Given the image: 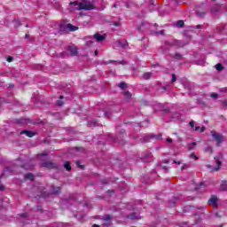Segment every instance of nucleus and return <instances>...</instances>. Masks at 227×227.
Returning <instances> with one entry per match:
<instances>
[{
    "label": "nucleus",
    "instance_id": "f257e3e1",
    "mask_svg": "<svg viewBox=\"0 0 227 227\" xmlns=\"http://www.w3.org/2000/svg\"><path fill=\"white\" fill-rule=\"evenodd\" d=\"M95 9V5L93 4V3H91L89 0H82L80 4H79V7L78 10H85L86 12H91V10Z\"/></svg>",
    "mask_w": 227,
    "mask_h": 227
},
{
    "label": "nucleus",
    "instance_id": "f03ea898",
    "mask_svg": "<svg viewBox=\"0 0 227 227\" xmlns=\"http://www.w3.org/2000/svg\"><path fill=\"white\" fill-rule=\"evenodd\" d=\"M41 166L43 168H47V169H56L57 171H59V169H61V165H58L57 163L51 161L42 162Z\"/></svg>",
    "mask_w": 227,
    "mask_h": 227
},
{
    "label": "nucleus",
    "instance_id": "7ed1b4c3",
    "mask_svg": "<svg viewBox=\"0 0 227 227\" xmlns=\"http://www.w3.org/2000/svg\"><path fill=\"white\" fill-rule=\"evenodd\" d=\"M224 159V156L223 153H219L217 156L215 157V160H216V165L215 167V171H219L223 166V160Z\"/></svg>",
    "mask_w": 227,
    "mask_h": 227
},
{
    "label": "nucleus",
    "instance_id": "20e7f679",
    "mask_svg": "<svg viewBox=\"0 0 227 227\" xmlns=\"http://www.w3.org/2000/svg\"><path fill=\"white\" fill-rule=\"evenodd\" d=\"M211 136L214 137L215 141H216L217 146L223 143V134L217 133L215 130H211Z\"/></svg>",
    "mask_w": 227,
    "mask_h": 227
},
{
    "label": "nucleus",
    "instance_id": "39448f33",
    "mask_svg": "<svg viewBox=\"0 0 227 227\" xmlns=\"http://www.w3.org/2000/svg\"><path fill=\"white\" fill-rule=\"evenodd\" d=\"M218 200H219V199H217V196L211 195V197L208 200L207 203H208V205H212L213 208H217V207H219V204H217Z\"/></svg>",
    "mask_w": 227,
    "mask_h": 227
},
{
    "label": "nucleus",
    "instance_id": "423d86ee",
    "mask_svg": "<svg viewBox=\"0 0 227 227\" xmlns=\"http://www.w3.org/2000/svg\"><path fill=\"white\" fill-rule=\"evenodd\" d=\"M67 51L70 52L71 56H77V47L75 46H68Z\"/></svg>",
    "mask_w": 227,
    "mask_h": 227
},
{
    "label": "nucleus",
    "instance_id": "0eeeda50",
    "mask_svg": "<svg viewBox=\"0 0 227 227\" xmlns=\"http://www.w3.org/2000/svg\"><path fill=\"white\" fill-rule=\"evenodd\" d=\"M94 38L96 42H104V40H106V35H102L100 34H95Z\"/></svg>",
    "mask_w": 227,
    "mask_h": 227
},
{
    "label": "nucleus",
    "instance_id": "6e6552de",
    "mask_svg": "<svg viewBox=\"0 0 227 227\" xmlns=\"http://www.w3.org/2000/svg\"><path fill=\"white\" fill-rule=\"evenodd\" d=\"M196 146H198V143H196V142L190 143V144L187 145V149L189 151H192V150L196 149Z\"/></svg>",
    "mask_w": 227,
    "mask_h": 227
},
{
    "label": "nucleus",
    "instance_id": "1a4fd4ad",
    "mask_svg": "<svg viewBox=\"0 0 227 227\" xmlns=\"http://www.w3.org/2000/svg\"><path fill=\"white\" fill-rule=\"evenodd\" d=\"M20 134H26L27 137H33L35 136V132L29 130H22Z\"/></svg>",
    "mask_w": 227,
    "mask_h": 227
},
{
    "label": "nucleus",
    "instance_id": "9d476101",
    "mask_svg": "<svg viewBox=\"0 0 227 227\" xmlns=\"http://www.w3.org/2000/svg\"><path fill=\"white\" fill-rule=\"evenodd\" d=\"M61 192V187L53 186L51 189V194H59Z\"/></svg>",
    "mask_w": 227,
    "mask_h": 227
},
{
    "label": "nucleus",
    "instance_id": "9b49d317",
    "mask_svg": "<svg viewBox=\"0 0 227 227\" xmlns=\"http://www.w3.org/2000/svg\"><path fill=\"white\" fill-rule=\"evenodd\" d=\"M25 178L33 182L35 180V175H33V173H27Z\"/></svg>",
    "mask_w": 227,
    "mask_h": 227
},
{
    "label": "nucleus",
    "instance_id": "f8f14e48",
    "mask_svg": "<svg viewBox=\"0 0 227 227\" xmlns=\"http://www.w3.org/2000/svg\"><path fill=\"white\" fill-rule=\"evenodd\" d=\"M67 28L68 29V31H77V29H78L77 27H75L72 24H67Z\"/></svg>",
    "mask_w": 227,
    "mask_h": 227
},
{
    "label": "nucleus",
    "instance_id": "ddd939ff",
    "mask_svg": "<svg viewBox=\"0 0 227 227\" xmlns=\"http://www.w3.org/2000/svg\"><path fill=\"white\" fill-rule=\"evenodd\" d=\"M152 75H153L152 72H146L143 74V79H145V81H147L152 77Z\"/></svg>",
    "mask_w": 227,
    "mask_h": 227
},
{
    "label": "nucleus",
    "instance_id": "4468645a",
    "mask_svg": "<svg viewBox=\"0 0 227 227\" xmlns=\"http://www.w3.org/2000/svg\"><path fill=\"white\" fill-rule=\"evenodd\" d=\"M64 168H65V169H67V171H71L72 166L70 165V161H66L64 164Z\"/></svg>",
    "mask_w": 227,
    "mask_h": 227
},
{
    "label": "nucleus",
    "instance_id": "2eb2a0df",
    "mask_svg": "<svg viewBox=\"0 0 227 227\" xmlns=\"http://www.w3.org/2000/svg\"><path fill=\"white\" fill-rule=\"evenodd\" d=\"M215 68L216 70H218V72H222V70H224V67H223V64L221 63L216 64Z\"/></svg>",
    "mask_w": 227,
    "mask_h": 227
},
{
    "label": "nucleus",
    "instance_id": "dca6fc26",
    "mask_svg": "<svg viewBox=\"0 0 227 227\" xmlns=\"http://www.w3.org/2000/svg\"><path fill=\"white\" fill-rule=\"evenodd\" d=\"M32 125H40L41 123H43V121L40 119H37L35 121H31Z\"/></svg>",
    "mask_w": 227,
    "mask_h": 227
},
{
    "label": "nucleus",
    "instance_id": "f3484780",
    "mask_svg": "<svg viewBox=\"0 0 227 227\" xmlns=\"http://www.w3.org/2000/svg\"><path fill=\"white\" fill-rule=\"evenodd\" d=\"M184 24H185V23H184V20H177V22H176L177 27H184Z\"/></svg>",
    "mask_w": 227,
    "mask_h": 227
},
{
    "label": "nucleus",
    "instance_id": "a211bd4d",
    "mask_svg": "<svg viewBox=\"0 0 227 227\" xmlns=\"http://www.w3.org/2000/svg\"><path fill=\"white\" fill-rule=\"evenodd\" d=\"M205 15H207V12H197V16L200 17V19H203L205 17Z\"/></svg>",
    "mask_w": 227,
    "mask_h": 227
},
{
    "label": "nucleus",
    "instance_id": "6ab92c4d",
    "mask_svg": "<svg viewBox=\"0 0 227 227\" xmlns=\"http://www.w3.org/2000/svg\"><path fill=\"white\" fill-rule=\"evenodd\" d=\"M119 87L121 88V90H127V83H125L124 82H121Z\"/></svg>",
    "mask_w": 227,
    "mask_h": 227
},
{
    "label": "nucleus",
    "instance_id": "aec40b11",
    "mask_svg": "<svg viewBox=\"0 0 227 227\" xmlns=\"http://www.w3.org/2000/svg\"><path fill=\"white\" fill-rule=\"evenodd\" d=\"M124 97L125 98H132V94L129 91H125L124 92Z\"/></svg>",
    "mask_w": 227,
    "mask_h": 227
},
{
    "label": "nucleus",
    "instance_id": "412c9836",
    "mask_svg": "<svg viewBox=\"0 0 227 227\" xmlns=\"http://www.w3.org/2000/svg\"><path fill=\"white\" fill-rule=\"evenodd\" d=\"M190 159H193L194 160H198V157L194 154V153L190 154Z\"/></svg>",
    "mask_w": 227,
    "mask_h": 227
},
{
    "label": "nucleus",
    "instance_id": "4be33fe9",
    "mask_svg": "<svg viewBox=\"0 0 227 227\" xmlns=\"http://www.w3.org/2000/svg\"><path fill=\"white\" fill-rule=\"evenodd\" d=\"M210 97H211V98H217L219 97V95L215 92H213L210 94Z\"/></svg>",
    "mask_w": 227,
    "mask_h": 227
},
{
    "label": "nucleus",
    "instance_id": "5701e85b",
    "mask_svg": "<svg viewBox=\"0 0 227 227\" xmlns=\"http://www.w3.org/2000/svg\"><path fill=\"white\" fill-rule=\"evenodd\" d=\"M206 152H207V153H212L214 152V150L212 149V147L207 146V147L206 148Z\"/></svg>",
    "mask_w": 227,
    "mask_h": 227
},
{
    "label": "nucleus",
    "instance_id": "b1692460",
    "mask_svg": "<svg viewBox=\"0 0 227 227\" xmlns=\"http://www.w3.org/2000/svg\"><path fill=\"white\" fill-rule=\"evenodd\" d=\"M95 125H97V121H91L89 122V127H95Z\"/></svg>",
    "mask_w": 227,
    "mask_h": 227
},
{
    "label": "nucleus",
    "instance_id": "393cba45",
    "mask_svg": "<svg viewBox=\"0 0 227 227\" xmlns=\"http://www.w3.org/2000/svg\"><path fill=\"white\" fill-rule=\"evenodd\" d=\"M128 219H136V213H132L131 215L127 216Z\"/></svg>",
    "mask_w": 227,
    "mask_h": 227
},
{
    "label": "nucleus",
    "instance_id": "a878e982",
    "mask_svg": "<svg viewBox=\"0 0 227 227\" xmlns=\"http://www.w3.org/2000/svg\"><path fill=\"white\" fill-rule=\"evenodd\" d=\"M6 61H7L8 63H12V61H13V57L8 56L7 59H6Z\"/></svg>",
    "mask_w": 227,
    "mask_h": 227
},
{
    "label": "nucleus",
    "instance_id": "bb28decb",
    "mask_svg": "<svg viewBox=\"0 0 227 227\" xmlns=\"http://www.w3.org/2000/svg\"><path fill=\"white\" fill-rule=\"evenodd\" d=\"M215 217H217L218 219H221V217H223V215H221V213H219V212H216L215 214Z\"/></svg>",
    "mask_w": 227,
    "mask_h": 227
},
{
    "label": "nucleus",
    "instance_id": "cd10ccee",
    "mask_svg": "<svg viewBox=\"0 0 227 227\" xmlns=\"http://www.w3.org/2000/svg\"><path fill=\"white\" fill-rule=\"evenodd\" d=\"M104 219H105V221H111V215H106L104 216Z\"/></svg>",
    "mask_w": 227,
    "mask_h": 227
},
{
    "label": "nucleus",
    "instance_id": "c85d7f7f",
    "mask_svg": "<svg viewBox=\"0 0 227 227\" xmlns=\"http://www.w3.org/2000/svg\"><path fill=\"white\" fill-rule=\"evenodd\" d=\"M69 4L74 5V6H79V2H77V1L71 2Z\"/></svg>",
    "mask_w": 227,
    "mask_h": 227
},
{
    "label": "nucleus",
    "instance_id": "c756f323",
    "mask_svg": "<svg viewBox=\"0 0 227 227\" xmlns=\"http://www.w3.org/2000/svg\"><path fill=\"white\" fill-rule=\"evenodd\" d=\"M175 58L176 59H180V58H182V55H180V53H176Z\"/></svg>",
    "mask_w": 227,
    "mask_h": 227
},
{
    "label": "nucleus",
    "instance_id": "7c9ffc66",
    "mask_svg": "<svg viewBox=\"0 0 227 227\" xmlns=\"http://www.w3.org/2000/svg\"><path fill=\"white\" fill-rule=\"evenodd\" d=\"M57 106H63V101H61V99L57 100Z\"/></svg>",
    "mask_w": 227,
    "mask_h": 227
},
{
    "label": "nucleus",
    "instance_id": "2f4dec72",
    "mask_svg": "<svg viewBox=\"0 0 227 227\" xmlns=\"http://www.w3.org/2000/svg\"><path fill=\"white\" fill-rule=\"evenodd\" d=\"M76 165L81 168V169H84V165H81L79 161L76 162Z\"/></svg>",
    "mask_w": 227,
    "mask_h": 227
},
{
    "label": "nucleus",
    "instance_id": "473e14b6",
    "mask_svg": "<svg viewBox=\"0 0 227 227\" xmlns=\"http://www.w3.org/2000/svg\"><path fill=\"white\" fill-rule=\"evenodd\" d=\"M222 106H223V107H227V101L226 100L222 101Z\"/></svg>",
    "mask_w": 227,
    "mask_h": 227
},
{
    "label": "nucleus",
    "instance_id": "72a5a7b5",
    "mask_svg": "<svg viewBox=\"0 0 227 227\" xmlns=\"http://www.w3.org/2000/svg\"><path fill=\"white\" fill-rule=\"evenodd\" d=\"M176 81V74L172 75V82H175Z\"/></svg>",
    "mask_w": 227,
    "mask_h": 227
},
{
    "label": "nucleus",
    "instance_id": "f704fd0d",
    "mask_svg": "<svg viewBox=\"0 0 227 227\" xmlns=\"http://www.w3.org/2000/svg\"><path fill=\"white\" fill-rule=\"evenodd\" d=\"M190 127H192V129H194V121H190Z\"/></svg>",
    "mask_w": 227,
    "mask_h": 227
},
{
    "label": "nucleus",
    "instance_id": "c9c22d12",
    "mask_svg": "<svg viewBox=\"0 0 227 227\" xmlns=\"http://www.w3.org/2000/svg\"><path fill=\"white\" fill-rule=\"evenodd\" d=\"M174 164H178V165H180V164H182V161H177L176 160H174Z\"/></svg>",
    "mask_w": 227,
    "mask_h": 227
},
{
    "label": "nucleus",
    "instance_id": "e433bc0d",
    "mask_svg": "<svg viewBox=\"0 0 227 227\" xmlns=\"http://www.w3.org/2000/svg\"><path fill=\"white\" fill-rule=\"evenodd\" d=\"M21 217H23L24 219H26V217H27V214H26V213L21 214Z\"/></svg>",
    "mask_w": 227,
    "mask_h": 227
},
{
    "label": "nucleus",
    "instance_id": "4c0bfd02",
    "mask_svg": "<svg viewBox=\"0 0 227 227\" xmlns=\"http://www.w3.org/2000/svg\"><path fill=\"white\" fill-rule=\"evenodd\" d=\"M105 116H106V118H110L109 112H106V113H105Z\"/></svg>",
    "mask_w": 227,
    "mask_h": 227
},
{
    "label": "nucleus",
    "instance_id": "58836bf2",
    "mask_svg": "<svg viewBox=\"0 0 227 227\" xmlns=\"http://www.w3.org/2000/svg\"><path fill=\"white\" fill-rule=\"evenodd\" d=\"M167 142H168V143H173V139H171V138L168 137V138H167Z\"/></svg>",
    "mask_w": 227,
    "mask_h": 227
},
{
    "label": "nucleus",
    "instance_id": "ea45409f",
    "mask_svg": "<svg viewBox=\"0 0 227 227\" xmlns=\"http://www.w3.org/2000/svg\"><path fill=\"white\" fill-rule=\"evenodd\" d=\"M200 126H197V127H195V132H198V130H200Z\"/></svg>",
    "mask_w": 227,
    "mask_h": 227
},
{
    "label": "nucleus",
    "instance_id": "a19ab883",
    "mask_svg": "<svg viewBox=\"0 0 227 227\" xmlns=\"http://www.w3.org/2000/svg\"><path fill=\"white\" fill-rule=\"evenodd\" d=\"M199 130H200V132H205V128L202 127V128H200Z\"/></svg>",
    "mask_w": 227,
    "mask_h": 227
},
{
    "label": "nucleus",
    "instance_id": "79ce46f5",
    "mask_svg": "<svg viewBox=\"0 0 227 227\" xmlns=\"http://www.w3.org/2000/svg\"><path fill=\"white\" fill-rule=\"evenodd\" d=\"M185 168H187V165L184 164V165L181 168L182 171H184V169H185Z\"/></svg>",
    "mask_w": 227,
    "mask_h": 227
},
{
    "label": "nucleus",
    "instance_id": "37998d69",
    "mask_svg": "<svg viewBox=\"0 0 227 227\" xmlns=\"http://www.w3.org/2000/svg\"><path fill=\"white\" fill-rule=\"evenodd\" d=\"M0 191H4V185H0Z\"/></svg>",
    "mask_w": 227,
    "mask_h": 227
},
{
    "label": "nucleus",
    "instance_id": "c03bdc74",
    "mask_svg": "<svg viewBox=\"0 0 227 227\" xmlns=\"http://www.w3.org/2000/svg\"><path fill=\"white\" fill-rule=\"evenodd\" d=\"M196 29H201V25H197Z\"/></svg>",
    "mask_w": 227,
    "mask_h": 227
},
{
    "label": "nucleus",
    "instance_id": "a18cd8bd",
    "mask_svg": "<svg viewBox=\"0 0 227 227\" xmlns=\"http://www.w3.org/2000/svg\"><path fill=\"white\" fill-rule=\"evenodd\" d=\"M94 54H95V56H98V51L96 50Z\"/></svg>",
    "mask_w": 227,
    "mask_h": 227
},
{
    "label": "nucleus",
    "instance_id": "49530a36",
    "mask_svg": "<svg viewBox=\"0 0 227 227\" xmlns=\"http://www.w3.org/2000/svg\"><path fill=\"white\" fill-rule=\"evenodd\" d=\"M163 169H165V171H168V166H163Z\"/></svg>",
    "mask_w": 227,
    "mask_h": 227
},
{
    "label": "nucleus",
    "instance_id": "de8ad7c7",
    "mask_svg": "<svg viewBox=\"0 0 227 227\" xmlns=\"http://www.w3.org/2000/svg\"><path fill=\"white\" fill-rule=\"evenodd\" d=\"M163 112H164V113H168V112H169V110H168V109H164V110H163Z\"/></svg>",
    "mask_w": 227,
    "mask_h": 227
},
{
    "label": "nucleus",
    "instance_id": "09e8293b",
    "mask_svg": "<svg viewBox=\"0 0 227 227\" xmlns=\"http://www.w3.org/2000/svg\"><path fill=\"white\" fill-rule=\"evenodd\" d=\"M92 227H100L98 224H93Z\"/></svg>",
    "mask_w": 227,
    "mask_h": 227
},
{
    "label": "nucleus",
    "instance_id": "8fccbe9b",
    "mask_svg": "<svg viewBox=\"0 0 227 227\" xmlns=\"http://www.w3.org/2000/svg\"><path fill=\"white\" fill-rule=\"evenodd\" d=\"M29 36V34L25 35V38H27Z\"/></svg>",
    "mask_w": 227,
    "mask_h": 227
},
{
    "label": "nucleus",
    "instance_id": "3c124183",
    "mask_svg": "<svg viewBox=\"0 0 227 227\" xmlns=\"http://www.w3.org/2000/svg\"><path fill=\"white\" fill-rule=\"evenodd\" d=\"M13 86H14L13 84H10L9 88H13Z\"/></svg>",
    "mask_w": 227,
    "mask_h": 227
},
{
    "label": "nucleus",
    "instance_id": "603ef678",
    "mask_svg": "<svg viewBox=\"0 0 227 227\" xmlns=\"http://www.w3.org/2000/svg\"><path fill=\"white\" fill-rule=\"evenodd\" d=\"M60 100H63L64 97L63 96H59Z\"/></svg>",
    "mask_w": 227,
    "mask_h": 227
},
{
    "label": "nucleus",
    "instance_id": "864d4df0",
    "mask_svg": "<svg viewBox=\"0 0 227 227\" xmlns=\"http://www.w3.org/2000/svg\"><path fill=\"white\" fill-rule=\"evenodd\" d=\"M17 26H20V22L17 21Z\"/></svg>",
    "mask_w": 227,
    "mask_h": 227
},
{
    "label": "nucleus",
    "instance_id": "5fc2aeb1",
    "mask_svg": "<svg viewBox=\"0 0 227 227\" xmlns=\"http://www.w3.org/2000/svg\"><path fill=\"white\" fill-rule=\"evenodd\" d=\"M165 163H166V164H168V163H169V161L166 160V161H165Z\"/></svg>",
    "mask_w": 227,
    "mask_h": 227
},
{
    "label": "nucleus",
    "instance_id": "6e6d98bb",
    "mask_svg": "<svg viewBox=\"0 0 227 227\" xmlns=\"http://www.w3.org/2000/svg\"><path fill=\"white\" fill-rule=\"evenodd\" d=\"M120 64L121 65V64H123V62L121 61V62H120Z\"/></svg>",
    "mask_w": 227,
    "mask_h": 227
},
{
    "label": "nucleus",
    "instance_id": "4d7b16f0",
    "mask_svg": "<svg viewBox=\"0 0 227 227\" xmlns=\"http://www.w3.org/2000/svg\"><path fill=\"white\" fill-rule=\"evenodd\" d=\"M200 185H203V183H200Z\"/></svg>",
    "mask_w": 227,
    "mask_h": 227
},
{
    "label": "nucleus",
    "instance_id": "13d9d810",
    "mask_svg": "<svg viewBox=\"0 0 227 227\" xmlns=\"http://www.w3.org/2000/svg\"><path fill=\"white\" fill-rule=\"evenodd\" d=\"M39 155H45V154H39Z\"/></svg>",
    "mask_w": 227,
    "mask_h": 227
},
{
    "label": "nucleus",
    "instance_id": "bf43d9fd",
    "mask_svg": "<svg viewBox=\"0 0 227 227\" xmlns=\"http://www.w3.org/2000/svg\"><path fill=\"white\" fill-rule=\"evenodd\" d=\"M111 192H114L112 191Z\"/></svg>",
    "mask_w": 227,
    "mask_h": 227
}]
</instances>
